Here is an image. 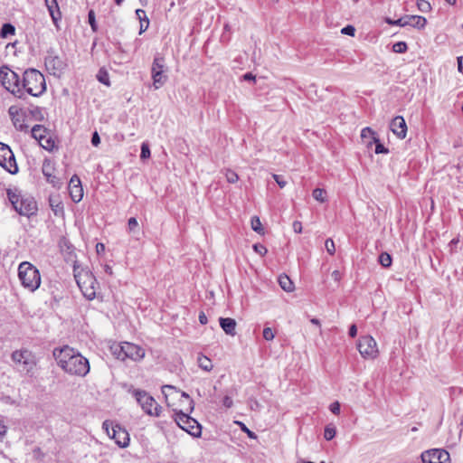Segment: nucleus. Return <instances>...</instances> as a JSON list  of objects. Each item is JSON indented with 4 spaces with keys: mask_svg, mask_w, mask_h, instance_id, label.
<instances>
[{
    "mask_svg": "<svg viewBox=\"0 0 463 463\" xmlns=\"http://www.w3.org/2000/svg\"><path fill=\"white\" fill-rule=\"evenodd\" d=\"M52 354L57 364L71 375L84 377L90 372L89 360L68 345L54 348Z\"/></svg>",
    "mask_w": 463,
    "mask_h": 463,
    "instance_id": "obj_1",
    "label": "nucleus"
},
{
    "mask_svg": "<svg viewBox=\"0 0 463 463\" xmlns=\"http://www.w3.org/2000/svg\"><path fill=\"white\" fill-rule=\"evenodd\" d=\"M7 197L14 209L23 216L31 217L37 213V203L33 197L23 196L17 189H8Z\"/></svg>",
    "mask_w": 463,
    "mask_h": 463,
    "instance_id": "obj_2",
    "label": "nucleus"
},
{
    "mask_svg": "<svg viewBox=\"0 0 463 463\" xmlns=\"http://www.w3.org/2000/svg\"><path fill=\"white\" fill-rule=\"evenodd\" d=\"M22 90L33 96L39 97L46 90L44 76L35 69H28L24 72L21 84Z\"/></svg>",
    "mask_w": 463,
    "mask_h": 463,
    "instance_id": "obj_3",
    "label": "nucleus"
},
{
    "mask_svg": "<svg viewBox=\"0 0 463 463\" xmlns=\"http://www.w3.org/2000/svg\"><path fill=\"white\" fill-rule=\"evenodd\" d=\"M18 277L22 285L33 292L41 284L39 270L29 262H22L18 268Z\"/></svg>",
    "mask_w": 463,
    "mask_h": 463,
    "instance_id": "obj_4",
    "label": "nucleus"
},
{
    "mask_svg": "<svg viewBox=\"0 0 463 463\" xmlns=\"http://www.w3.org/2000/svg\"><path fill=\"white\" fill-rule=\"evenodd\" d=\"M74 277L77 285L79 286L83 296L89 300L94 299L98 288L96 278L88 269H80V271H76V269H74Z\"/></svg>",
    "mask_w": 463,
    "mask_h": 463,
    "instance_id": "obj_5",
    "label": "nucleus"
},
{
    "mask_svg": "<svg viewBox=\"0 0 463 463\" xmlns=\"http://www.w3.org/2000/svg\"><path fill=\"white\" fill-rule=\"evenodd\" d=\"M0 81L3 87L17 96L18 98L23 97V91L21 88L20 78L16 72L12 71L7 66H2L0 68Z\"/></svg>",
    "mask_w": 463,
    "mask_h": 463,
    "instance_id": "obj_6",
    "label": "nucleus"
},
{
    "mask_svg": "<svg viewBox=\"0 0 463 463\" xmlns=\"http://www.w3.org/2000/svg\"><path fill=\"white\" fill-rule=\"evenodd\" d=\"M132 393L145 413L154 417L160 416L162 407L146 391L134 390Z\"/></svg>",
    "mask_w": 463,
    "mask_h": 463,
    "instance_id": "obj_7",
    "label": "nucleus"
},
{
    "mask_svg": "<svg viewBox=\"0 0 463 463\" xmlns=\"http://www.w3.org/2000/svg\"><path fill=\"white\" fill-rule=\"evenodd\" d=\"M175 411V420L177 425L188 432L190 435L195 438H199L202 435V426L200 423L194 418L190 417L191 412L184 411L183 410H179Z\"/></svg>",
    "mask_w": 463,
    "mask_h": 463,
    "instance_id": "obj_8",
    "label": "nucleus"
},
{
    "mask_svg": "<svg viewBox=\"0 0 463 463\" xmlns=\"http://www.w3.org/2000/svg\"><path fill=\"white\" fill-rule=\"evenodd\" d=\"M113 354L119 360L129 358L134 361H139L145 356V350L132 343L125 342L122 345L113 347Z\"/></svg>",
    "mask_w": 463,
    "mask_h": 463,
    "instance_id": "obj_9",
    "label": "nucleus"
},
{
    "mask_svg": "<svg viewBox=\"0 0 463 463\" xmlns=\"http://www.w3.org/2000/svg\"><path fill=\"white\" fill-rule=\"evenodd\" d=\"M12 360L21 372L30 373L36 366V359L33 353L27 349L16 350L12 354Z\"/></svg>",
    "mask_w": 463,
    "mask_h": 463,
    "instance_id": "obj_10",
    "label": "nucleus"
},
{
    "mask_svg": "<svg viewBox=\"0 0 463 463\" xmlns=\"http://www.w3.org/2000/svg\"><path fill=\"white\" fill-rule=\"evenodd\" d=\"M165 72L166 66L165 58L160 54H156L151 66V77L155 90L160 89L166 82L168 77Z\"/></svg>",
    "mask_w": 463,
    "mask_h": 463,
    "instance_id": "obj_11",
    "label": "nucleus"
},
{
    "mask_svg": "<svg viewBox=\"0 0 463 463\" xmlns=\"http://www.w3.org/2000/svg\"><path fill=\"white\" fill-rule=\"evenodd\" d=\"M103 429L110 439H113L116 444L120 448H126L129 444L128 432L118 425L113 426L109 420L103 422Z\"/></svg>",
    "mask_w": 463,
    "mask_h": 463,
    "instance_id": "obj_12",
    "label": "nucleus"
},
{
    "mask_svg": "<svg viewBox=\"0 0 463 463\" xmlns=\"http://www.w3.org/2000/svg\"><path fill=\"white\" fill-rule=\"evenodd\" d=\"M357 348L364 359L373 360L379 354L377 343L371 335L362 336L358 341Z\"/></svg>",
    "mask_w": 463,
    "mask_h": 463,
    "instance_id": "obj_13",
    "label": "nucleus"
},
{
    "mask_svg": "<svg viewBox=\"0 0 463 463\" xmlns=\"http://www.w3.org/2000/svg\"><path fill=\"white\" fill-rule=\"evenodd\" d=\"M0 166L12 175L18 172V166L13 151L7 145L2 142H0Z\"/></svg>",
    "mask_w": 463,
    "mask_h": 463,
    "instance_id": "obj_14",
    "label": "nucleus"
},
{
    "mask_svg": "<svg viewBox=\"0 0 463 463\" xmlns=\"http://www.w3.org/2000/svg\"><path fill=\"white\" fill-rule=\"evenodd\" d=\"M44 64L47 71L56 76L61 73L65 69L66 63L64 61L55 53L53 50H49L44 59Z\"/></svg>",
    "mask_w": 463,
    "mask_h": 463,
    "instance_id": "obj_15",
    "label": "nucleus"
},
{
    "mask_svg": "<svg viewBox=\"0 0 463 463\" xmlns=\"http://www.w3.org/2000/svg\"><path fill=\"white\" fill-rule=\"evenodd\" d=\"M385 22L390 25H399L401 27L411 25L418 29L424 28L427 24L426 18L420 15H405L398 20H392L387 17L385 18Z\"/></svg>",
    "mask_w": 463,
    "mask_h": 463,
    "instance_id": "obj_16",
    "label": "nucleus"
},
{
    "mask_svg": "<svg viewBox=\"0 0 463 463\" xmlns=\"http://www.w3.org/2000/svg\"><path fill=\"white\" fill-rule=\"evenodd\" d=\"M423 463H450L449 453L443 449H431L420 455Z\"/></svg>",
    "mask_w": 463,
    "mask_h": 463,
    "instance_id": "obj_17",
    "label": "nucleus"
},
{
    "mask_svg": "<svg viewBox=\"0 0 463 463\" xmlns=\"http://www.w3.org/2000/svg\"><path fill=\"white\" fill-rule=\"evenodd\" d=\"M69 192L72 201L75 203H79L83 197V189L80 179L76 175H72L70 180Z\"/></svg>",
    "mask_w": 463,
    "mask_h": 463,
    "instance_id": "obj_18",
    "label": "nucleus"
},
{
    "mask_svg": "<svg viewBox=\"0 0 463 463\" xmlns=\"http://www.w3.org/2000/svg\"><path fill=\"white\" fill-rule=\"evenodd\" d=\"M392 132L399 138L403 139L407 134V125L402 116L395 117L390 124Z\"/></svg>",
    "mask_w": 463,
    "mask_h": 463,
    "instance_id": "obj_19",
    "label": "nucleus"
},
{
    "mask_svg": "<svg viewBox=\"0 0 463 463\" xmlns=\"http://www.w3.org/2000/svg\"><path fill=\"white\" fill-rule=\"evenodd\" d=\"M220 326L222 329L229 335L234 336L236 335V321L230 317H220Z\"/></svg>",
    "mask_w": 463,
    "mask_h": 463,
    "instance_id": "obj_20",
    "label": "nucleus"
},
{
    "mask_svg": "<svg viewBox=\"0 0 463 463\" xmlns=\"http://www.w3.org/2000/svg\"><path fill=\"white\" fill-rule=\"evenodd\" d=\"M362 141L366 145L367 147H371L373 142L377 141L375 132L369 127H366L361 131Z\"/></svg>",
    "mask_w": 463,
    "mask_h": 463,
    "instance_id": "obj_21",
    "label": "nucleus"
},
{
    "mask_svg": "<svg viewBox=\"0 0 463 463\" xmlns=\"http://www.w3.org/2000/svg\"><path fill=\"white\" fill-rule=\"evenodd\" d=\"M52 166L50 163L44 162L43 165V174L46 177L48 183L52 184L53 186H59L61 184L60 180L52 175Z\"/></svg>",
    "mask_w": 463,
    "mask_h": 463,
    "instance_id": "obj_22",
    "label": "nucleus"
},
{
    "mask_svg": "<svg viewBox=\"0 0 463 463\" xmlns=\"http://www.w3.org/2000/svg\"><path fill=\"white\" fill-rule=\"evenodd\" d=\"M12 121L17 130L24 132L28 130L29 126L25 122V115L24 112L14 116V119Z\"/></svg>",
    "mask_w": 463,
    "mask_h": 463,
    "instance_id": "obj_23",
    "label": "nucleus"
},
{
    "mask_svg": "<svg viewBox=\"0 0 463 463\" xmlns=\"http://www.w3.org/2000/svg\"><path fill=\"white\" fill-rule=\"evenodd\" d=\"M279 284L280 288L286 292H292L295 288L293 282L286 274H282L279 277Z\"/></svg>",
    "mask_w": 463,
    "mask_h": 463,
    "instance_id": "obj_24",
    "label": "nucleus"
},
{
    "mask_svg": "<svg viewBox=\"0 0 463 463\" xmlns=\"http://www.w3.org/2000/svg\"><path fill=\"white\" fill-rule=\"evenodd\" d=\"M50 132L47 128H45L42 125H35L33 127L31 130L32 137L36 139L38 142L44 137L47 136Z\"/></svg>",
    "mask_w": 463,
    "mask_h": 463,
    "instance_id": "obj_25",
    "label": "nucleus"
},
{
    "mask_svg": "<svg viewBox=\"0 0 463 463\" xmlns=\"http://www.w3.org/2000/svg\"><path fill=\"white\" fill-rule=\"evenodd\" d=\"M39 145L47 151H52L56 147L55 141L52 138L51 133H49L47 136H44L39 141Z\"/></svg>",
    "mask_w": 463,
    "mask_h": 463,
    "instance_id": "obj_26",
    "label": "nucleus"
},
{
    "mask_svg": "<svg viewBox=\"0 0 463 463\" xmlns=\"http://www.w3.org/2000/svg\"><path fill=\"white\" fill-rule=\"evenodd\" d=\"M198 366L205 372H210L213 369V363L210 358L203 354L197 357Z\"/></svg>",
    "mask_w": 463,
    "mask_h": 463,
    "instance_id": "obj_27",
    "label": "nucleus"
},
{
    "mask_svg": "<svg viewBox=\"0 0 463 463\" xmlns=\"http://www.w3.org/2000/svg\"><path fill=\"white\" fill-rule=\"evenodd\" d=\"M15 33V28L11 24H5L1 29V36L6 38L8 35H13Z\"/></svg>",
    "mask_w": 463,
    "mask_h": 463,
    "instance_id": "obj_28",
    "label": "nucleus"
},
{
    "mask_svg": "<svg viewBox=\"0 0 463 463\" xmlns=\"http://www.w3.org/2000/svg\"><path fill=\"white\" fill-rule=\"evenodd\" d=\"M379 262L384 268L390 267L392 265V257H391V255L389 253H387V252L381 253L380 256H379Z\"/></svg>",
    "mask_w": 463,
    "mask_h": 463,
    "instance_id": "obj_29",
    "label": "nucleus"
},
{
    "mask_svg": "<svg viewBox=\"0 0 463 463\" xmlns=\"http://www.w3.org/2000/svg\"><path fill=\"white\" fill-rule=\"evenodd\" d=\"M50 206L52 207V210L53 211L55 215H60L63 213V206L61 203L60 202H54L52 198L50 199Z\"/></svg>",
    "mask_w": 463,
    "mask_h": 463,
    "instance_id": "obj_30",
    "label": "nucleus"
},
{
    "mask_svg": "<svg viewBox=\"0 0 463 463\" xmlns=\"http://www.w3.org/2000/svg\"><path fill=\"white\" fill-rule=\"evenodd\" d=\"M315 200L324 203L326 202V191L321 188H316L312 194Z\"/></svg>",
    "mask_w": 463,
    "mask_h": 463,
    "instance_id": "obj_31",
    "label": "nucleus"
},
{
    "mask_svg": "<svg viewBox=\"0 0 463 463\" xmlns=\"http://www.w3.org/2000/svg\"><path fill=\"white\" fill-rule=\"evenodd\" d=\"M251 228L254 232H258V233H262L263 232V228H262V224L260 222V220L258 216H253L251 218Z\"/></svg>",
    "mask_w": 463,
    "mask_h": 463,
    "instance_id": "obj_32",
    "label": "nucleus"
},
{
    "mask_svg": "<svg viewBox=\"0 0 463 463\" xmlns=\"http://www.w3.org/2000/svg\"><path fill=\"white\" fill-rule=\"evenodd\" d=\"M336 434V430H335V428L331 426V425H327L326 428H325V431H324V438L326 439V440H331L335 438Z\"/></svg>",
    "mask_w": 463,
    "mask_h": 463,
    "instance_id": "obj_33",
    "label": "nucleus"
},
{
    "mask_svg": "<svg viewBox=\"0 0 463 463\" xmlns=\"http://www.w3.org/2000/svg\"><path fill=\"white\" fill-rule=\"evenodd\" d=\"M97 78L99 82H101L107 86L110 85L109 73L106 71L99 70L97 74Z\"/></svg>",
    "mask_w": 463,
    "mask_h": 463,
    "instance_id": "obj_34",
    "label": "nucleus"
},
{
    "mask_svg": "<svg viewBox=\"0 0 463 463\" xmlns=\"http://www.w3.org/2000/svg\"><path fill=\"white\" fill-rule=\"evenodd\" d=\"M407 49L408 46L405 42H397L392 45V51L396 53H403Z\"/></svg>",
    "mask_w": 463,
    "mask_h": 463,
    "instance_id": "obj_35",
    "label": "nucleus"
},
{
    "mask_svg": "<svg viewBox=\"0 0 463 463\" xmlns=\"http://www.w3.org/2000/svg\"><path fill=\"white\" fill-rule=\"evenodd\" d=\"M225 177L227 182L230 184H235L239 180L238 175L231 169L225 170Z\"/></svg>",
    "mask_w": 463,
    "mask_h": 463,
    "instance_id": "obj_36",
    "label": "nucleus"
},
{
    "mask_svg": "<svg viewBox=\"0 0 463 463\" xmlns=\"http://www.w3.org/2000/svg\"><path fill=\"white\" fill-rule=\"evenodd\" d=\"M417 6L422 13H428L431 10L430 4L426 0H418Z\"/></svg>",
    "mask_w": 463,
    "mask_h": 463,
    "instance_id": "obj_37",
    "label": "nucleus"
},
{
    "mask_svg": "<svg viewBox=\"0 0 463 463\" xmlns=\"http://www.w3.org/2000/svg\"><path fill=\"white\" fill-rule=\"evenodd\" d=\"M181 396L183 398H184L185 402L188 403V406L187 408H185L184 410H183L184 411H187V412H192L194 411V401L190 398V396L184 392H181Z\"/></svg>",
    "mask_w": 463,
    "mask_h": 463,
    "instance_id": "obj_38",
    "label": "nucleus"
},
{
    "mask_svg": "<svg viewBox=\"0 0 463 463\" xmlns=\"http://www.w3.org/2000/svg\"><path fill=\"white\" fill-rule=\"evenodd\" d=\"M88 19H89V24L92 29L93 32H96L97 31V24H96V19H95V13L93 10H90L88 14Z\"/></svg>",
    "mask_w": 463,
    "mask_h": 463,
    "instance_id": "obj_39",
    "label": "nucleus"
},
{
    "mask_svg": "<svg viewBox=\"0 0 463 463\" xmlns=\"http://www.w3.org/2000/svg\"><path fill=\"white\" fill-rule=\"evenodd\" d=\"M375 144V153L376 154H387L389 152L388 148H386L377 138V141L373 142Z\"/></svg>",
    "mask_w": 463,
    "mask_h": 463,
    "instance_id": "obj_40",
    "label": "nucleus"
},
{
    "mask_svg": "<svg viewBox=\"0 0 463 463\" xmlns=\"http://www.w3.org/2000/svg\"><path fill=\"white\" fill-rule=\"evenodd\" d=\"M325 246H326V251L330 254V255H334L335 254V242L332 239H327L325 242Z\"/></svg>",
    "mask_w": 463,
    "mask_h": 463,
    "instance_id": "obj_41",
    "label": "nucleus"
},
{
    "mask_svg": "<svg viewBox=\"0 0 463 463\" xmlns=\"http://www.w3.org/2000/svg\"><path fill=\"white\" fill-rule=\"evenodd\" d=\"M253 250L256 253L260 254V256H264L268 252L267 248L260 243L254 244Z\"/></svg>",
    "mask_w": 463,
    "mask_h": 463,
    "instance_id": "obj_42",
    "label": "nucleus"
},
{
    "mask_svg": "<svg viewBox=\"0 0 463 463\" xmlns=\"http://www.w3.org/2000/svg\"><path fill=\"white\" fill-rule=\"evenodd\" d=\"M150 156V149L147 144L143 143L141 146V154L140 157L142 159H146Z\"/></svg>",
    "mask_w": 463,
    "mask_h": 463,
    "instance_id": "obj_43",
    "label": "nucleus"
},
{
    "mask_svg": "<svg viewBox=\"0 0 463 463\" xmlns=\"http://www.w3.org/2000/svg\"><path fill=\"white\" fill-rule=\"evenodd\" d=\"M263 337L267 341H271L274 339L275 335L270 327H265L263 329Z\"/></svg>",
    "mask_w": 463,
    "mask_h": 463,
    "instance_id": "obj_44",
    "label": "nucleus"
},
{
    "mask_svg": "<svg viewBox=\"0 0 463 463\" xmlns=\"http://www.w3.org/2000/svg\"><path fill=\"white\" fill-rule=\"evenodd\" d=\"M128 227L130 232H135L138 227L137 220L135 217L129 218L128 222Z\"/></svg>",
    "mask_w": 463,
    "mask_h": 463,
    "instance_id": "obj_45",
    "label": "nucleus"
},
{
    "mask_svg": "<svg viewBox=\"0 0 463 463\" xmlns=\"http://www.w3.org/2000/svg\"><path fill=\"white\" fill-rule=\"evenodd\" d=\"M136 15H137V18L139 20V22H142V21L145 23L149 22V19L147 18L146 14L143 9H137Z\"/></svg>",
    "mask_w": 463,
    "mask_h": 463,
    "instance_id": "obj_46",
    "label": "nucleus"
},
{
    "mask_svg": "<svg viewBox=\"0 0 463 463\" xmlns=\"http://www.w3.org/2000/svg\"><path fill=\"white\" fill-rule=\"evenodd\" d=\"M167 391H170V392H175V393H178V391H177V389L175 386H173V385H164L162 387V392L165 395L166 400H167V396L169 394L167 392Z\"/></svg>",
    "mask_w": 463,
    "mask_h": 463,
    "instance_id": "obj_47",
    "label": "nucleus"
},
{
    "mask_svg": "<svg viewBox=\"0 0 463 463\" xmlns=\"http://www.w3.org/2000/svg\"><path fill=\"white\" fill-rule=\"evenodd\" d=\"M341 33L343 34L354 36L355 33V28L353 25H347L341 30Z\"/></svg>",
    "mask_w": 463,
    "mask_h": 463,
    "instance_id": "obj_48",
    "label": "nucleus"
},
{
    "mask_svg": "<svg viewBox=\"0 0 463 463\" xmlns=\"http://www.w3.org/2000/svg\"><path fill=\"white\" fill-rule=\"evenodd\" d=\"M329 409L332 413L338 415L340 413V403L338 402H335L331 403Z\"/></svg>",
    "mask_w": 463,
    "mask_h": 463,
    "instance_id": "obj_49",
    "label": "nucleus"
},
{
    "mask_svg": "<svg viewBox=\"0 0 463 463\" xmlns=\"http://www.w3.org/2000/svg\"><path fill=\"white\" fill-rule=\"evenodd\" d=\"M273 178L274 180L276 181V183L279 184V186L280 188H283L286 186L287 184V182L285 180H283L282 176L281 175H273Z\"/></svg>",
    "mask_w": 463,
    "mask_h": 463,
    "instance_id": "obj_50",
    "label": "nucleus"
},
{
    "mask_svg": "<svg viewBox=\"0 0 463 463\" xmlns=\"http://www.w3.org/2000/svg\"><path fill=\"white\" fill-rule=\"evenodd\" d=\"M7 427L2 420H0V440L4 439L6 434Z\"/></svg>",
    "mask_w": 463,
    "mask_h": 463,
    "instance_id": "obj_51",
    "label": "nucleus"
},
{
    "mask_svg": "<svg viewBox=\"0 0 463 463\" xmlns=\"http://www.w3.org/2000/svg\"><path fill=\"white\" fill-rule=\"evenodd\" d=\"M292 226H293V230H294L295 232L301 233V232H302V223L300 222L295 221L293 222Z\"/></svg>",
    "mask_w": 463,
    "mask_h": 463,
    "instance_id": "obj_52",
    "label": "nucleus"
},
{
    "mask_svg": "<svg viewBox=\"0 0 463 463\" xmlns=\"http://www.w3.org/2000/svg\"><path fill=\"white\" fill-rule=\"evenodd\" d=\"M232 400L230 396H224L222 400L223 406H225L226 408H231L232 406Z\"/></svg>",
    "mask_w": 463,
    "mask_h": 463,
    "instance_id": "obj_53",
    "label": "nucleus"
},
{
    "mask_svg": "<svg viewBox=\"0 0 463 463\" xmlns=\"http://www.w3.org/2000/svg\"><path fill=\"white\" fill-rule=\"evenodd\" d=\"M100 143V138L98 132H94L91 137V144L97 146Z\"/></svg>",
    "mask_w": 463,
    "mask_h": 463,
    "instance_id": "obj_54",
    "label": "nucleus"
},
{
    "mask_svg": "<svg viewBox=\"0 0 463 463\" xmlns=\"http://www.w3.org/2000/svg\"><path fill=\"white\" fill-rule=\"evenodd\" d=\"M9 115L11 116V118L12 120L14 119V116H15L16 114H20L22 111H20L16 107H10L9 108Z\"/></svg>",
    "mask_w": 463,
    "mask_h": 463,
    "instance_id": "obj_55",
    "label": "nucleus"
},
{
    "mask_svg": "<svg viewBox=\"0 0 463 463\" xmlns=\"http://www.w3.org/2000/svg\"><path fill=\"white\" fill-rule=\"evenodd\" d=\"M239 424L241 426V430L245 431L250 438H256L255 433L250 431L243 423L239 422Z\"/></svg>",
    "mask_w": 463,
    "mask_h": 463,
    "instance_id": "obj_56",
    "label": "nucleus"
},
{
    "mask_svg": "<svg viewBox=\"0 0 463 463\" xmlns=\"http://www.w3.org/2000/svg\"><path fill=\"white\" fill-rule=\"evenodd\" d=\"M331 277L335 282H339L342 279V275L338 270H334L331 274Z\"/></svg>",
    "mask_w": 463,
    "mask_h": 463,
    "instance_id": "obj_57",
    "label": "nucleus"
},
{
    "mask_svg": "<svg viewBox=\"0 0 463 463\" xmlns=\"http://www.w3.org/2000/svg\"><path fill=\"white\" fill-rule=\"evenodd\" d=\"M45 2H46V5H47V6H48V9H49V12H50V14H51V15H52V20H53L54 22H56L57 18H56V16L54 15V13H53V10H52V5L49 4V3H51V0H45Z\"/></svg>",
    "mask_w": 463,
    "mask_h": 463,
    "instance_id": "obj_58",
    "label": "nucleus"
},
{
    "mask_svg": "<svg viewBox=\"0 0 463 463\" xmlns=\"http://www.w3.org/2000/svg\"><path fill=\"white\" fill-rule=\"evenodd\" d=\"M357 335V327L355 325H352L349 328V335L354 337Z\"/></svg>",
    "mask_w": 463,
    "mask_h": 463,
    "instance_id": "obj_59",
    "label": "nucleus"
},
{
    "mask_svg": "<svg viewBox=\"0 0 463 463\" xmlns=\"http://www.w3.org/2000/svg\"><path fill=\"white\" fill-rule=\"evenodd\" d=\"M148 25H149V22H140V30H139V34H142L145 31H146V29L148 28Z\"/></svg>",
    "mask_w": 463,
    "mask_h": 463,
    "instance_id": "obj_60",
    "label": "nucleus"
},
{
    "mask_svg": "<svg viewBox=\"0 0 463 463\" xmlns=\"http://www.w3.org/2000/svg\"><path fill=\"white\" fill-rule=\"evenodd\" d=\"M199 321H200V323H201L202 325H205V324H207V321H208V320H207V317H206V315H205L203 312H201V313L199 314Z\"/></svg>",
    "mask_w": 463,
    "mask_h": 463,
    "instance_id": "obj_61",
    "label": "nucleus"
},
{
    "mask_svg": "<svg viewBox=\"0 0 463 463\" xmlns=\"http://www.w3.org/2000/svg\"><path fill=\"white\" fill-rule=\"evenodd\" d=\"M255 79H256L255 75H253V74H252V73H250V72L245 73V74L243 75V80H252V81H255Z\"/></svg>",
    "mask_w": 463,
    "mask_h": 463,
    "instance_id": "obj_62",
    "label": "nucleus"
},
{
    "mask_svg": "<svg viewBox=\"0 0 463 463\" xmlns=\"http://www.w3.org/2000/svg\"><path fill=\"white\" fill-rule=\"evenodd\" d=\"M462 60H463V57L460 56V57H458L457 58V61H458V70L459 72H462L463 71V64H462Z\"/></svg>",
    "mask_w": 463,
    "mask_h": 463,
    "instance_id": "obj_63",
    "label": "nucleus"
},
{
    "mask_svg": "<svg viewBox=\"0 0 463 463\" xmlns=\"http://www.w3.org/2000/svg\"><path fill=\"white\" fill-rule=\"evenodd\" d=\"M96 248H97L98 252H99V250H104V249H105L104 244H102V243H98Z\"/></svg>",
    "mask_w": 463,
    "mask_h": 463,
    "instance_id": "obj_64",
    "label": "nucleus"
}]
</instances>
